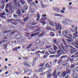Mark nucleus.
<instances>
[{
  "label": "nucleus",
  "instance_id": "f257e3e1",
  "mask_svg": "<svg viewBox=\"0 0 78 78\" xmlns=\"http://www.w3.org/2000/svg\"><path fill=\"white\" fill-rule=\"evenodd\" d=\"M58 47L59 50L62 51H64L66 53H68L69 51V49H68V48L66 46H65V48H64V46H63V44L62 43L61 44L60 46V45L58 46Z\"/></svg>",
  "mask_w": 78,
  "mask_h": 78
},
{
  "label": "nucleus",
  "instance_id": "f03ea898",
  "mask_svg": "<svg viewBox=\"0 0 78 78\" xmlns=\"http://www.w3.org/2000/svg\"><path fill=\"white\" fill-rule=\"evenodd\" d=\"M55 27H56V29L57 30H59V34H61V31L60 30H62V26L59 23H58V27H57V23H55Z\"/></svg>",
  "mask_w": 78,
  "mask_h": 78
},
{
  "label": "nucleus",
  "instance_id": "7ed1b4c3",
  "mask_svg": "<svg viewBox=\"0 0 78 78\" xmlns=\"http://www.w3.org/2000/svg\"><path fill=\"white\" fill-rule=\"evenodd\" d=\"M6 41L5 40H3L2 41H0V44L2 45V47H4V49L7 48L8 44V42H5Z\"/></svg>",
  "mask_w": 78,
  "mask_h": 78
},
{
  "label": "nucleus",
  "instance_id": "20e7f679",
  "mask_svg": "<svg viewBox=\"0 0 78 78\" xmlns=\"http://www.w3.org/2000/svg\"><path fill=\"white\" fill-rule=\"evenodd\" d=\"M49 63V62H48V63L45 65L46 68H48L49 69L51 68V67H52V65L53 64V63H52V62H50V65L48 64Z\"/></svg>",
  "mask_w": 78,
  "mask_h": 78
},
{
  "label": "nucleus",
  "instance_id": "39448f33",
  "mask_svg": "<svg viewBox=\"0 0 78 78\" xmlns=\"http://www.w3.org/2000/svg\"><path fill=\"white\" fill-rule=\"evenodd\" d=\"M9 8L11 10L12 9V4L11 3H9L6 5L5 8L6 9H7V8Z\"/></svg>",
  "mask_w": 78,
  "mask_h": 78
},
{
  "label": "nucleus",
  "instance_id": "423d86ee",
  "mask_svg": "<svg viewBox=\"0 0 78 78\" xmlns=\"http://www.w3.org/2000/svg\"><path fill=\"white\" fill-rule=\"evenodd\" d=\"M62 41L63 42L64 44L65 45L66 47H67L68 48H69V47H70V45H69L67 43H66L64 39H62Z\"/></svg>",
  "mask_w": 78,
  "mask_h": 78
},
{
  "label": "nucleus",
  "instance_id": "0eeeda50",
  "mask_svg": "<svg viewBox=\"0 0 78 78\" xmlns=\"http://www.w3.org/2000/svg\"><path fill=\"white\" fill-rule=\"evenodd\" d=\"M34 28H36V30H35L34 31V32H36L37 31H39V30H41V28L38 26H36L34 27Z\"/></svg>",
  "mask_w": 78,
  "mask_h": 78
},
{
  "label": "nucleus",
  "instance_id": "6e6552de",
  "mask_svg": "<svg viewBox=\"0 0 78 78\" xmlns=\"http://www.w3.org/2000/svg\"><path fill=\"white\" fill-rule=\"evenodd\" d=\"M16 14L18 16H21V12L19 9H18L16 12Z\"/></svg>",
  "mask_w": 78,
  "mask_h": 78
},
{
  "label": "nucleus",
  "instance_id": "1a4fd4ad",
  "mask_svg": "<svg viewBox=\"0 0 78 78\" xmlns=\"http://www.w3.org/2000/svg\"><path fill=\"white\" fill-rule=\"evenodd\" d=\"M70 53L71 55H73L74 53H76L77 51H75L73 49H71L70 50Z\"/></svg>",
  "mask_w": 78,
  "mask_h": 78
},
{
  "label": "nucleus",
  "instance_id": "9d476101",
  "mask_svg": "<svg viewBox=\"0 0 78 78\" xmlns=\"http://www.w3.org/2000/svg\"><path fill=\"white\" fill-rule=\"evenodd\" d=\"M6 15V13L5 12H3L1 13V16L2 18H4V19H5L6 18L5 16H4V15Z\"/></svg>",
  "mask_w": 78,
  "mask_h": 78
},
{
  "label": "nucleus",
  "instance_id": "9b49d317",
  "mask_svg": "<svg viewBox=\"0 0 78 78\" xmlns=\"http://www.w3.org/2000/svg\"><path fill=\"white\" fill-rule=\"evenodd\" d=\"M27 62H24V66H27V67H31V66L29 64H27V63H25Z\"/></svg>",
  "mask_w": 78,
  "mask_h": 78
},
{
  "label": "nucleus",
  "instance_id": "f8f14e48",
  "mask_svg": "<svg viewBox=\"0 0 78 78\" xmlns=\"http://www.w3.org/2000/svg\"><path fill=\"white\" fill-rule=\"evenodd\" d=\"M43 69H42L41 68H40L38 70H35L36 72V73H39V72H43Z\"/></svg>",
  "mask_w": 78,
  "mask_h": 78
},
{
  "label": "nucleus",
  "instance_id": "ddd939ff",
  "mask_svg": "<svg viewBox=\"0 0 78 78\" xmlns=\"http://www.w3.org/2000/svg\"><path fill=\"white\" fill-rule=\"evenodd\" d=\"M40 33V32H37L34 34H33L31 35V37H34V36H36V35H37V34H39Z\"/></svg>",
  "mask_w": 78,
  "mask_h": 78
},
{
  "label": "nucleus",
  "instance_id": "4468645a",
  "mask_svg": "<svg viewBox=\"0 0 78 78\" xmlns=\"http://www.w3.org/2000/svg\"><path fill=\"white\" fill-rule=\"evenodd\" d=\"M72 77L74 78H78V76L76 73L73 74L72 75Z\"/></svg>",
  "mask_w": 78,
  "mask_h": 78
},
{
  "label": "nucleus",
  "instance_id": "2eb2a0df",
  "mask_svg": "<svg viewBox=\"0 0 78 78\" xmlns=\"http://www.w3.org/2000/svg\"><path fill=\"white\" fill-rule=\"evenodd\" d=\"M49 35L50 36H51L52 37H54L55 36V33L53 32H51L49 33Z\"/></svg>",
  "mask_w": 78,
  "mask_h": 78
},
{
  "label": "nucleus",
  "instance_id": "dca6fc26",
  "mask_svg": "<svg viewBox=\"0 0 78 78\" xmlns=\"http://www.w3.org/2000/svg\"><path fill=\"white\" fill-rule=\"evenodd\" d=\"M56 74H57V71L56 70H55L52 73V76L53 77H54V76H56Z\"/></svg>",
  "mask_w": 78,
  "mask_h": 78
},
{
  "label": "nucleus",
  "instance_id": "f3484780",
  "mask_svg": "<svg viewBox=\"0 0 78 78\" xmlns=\"http://www.w3.org/2000/svg\"><path fill=\"white\" fill-rule=\"evenodd\" d=\"M33 45V43H30V44H29V45H28L27 48V49H29V48H30L31 47H32V45Z\"/></svg>",
  "mask_w": 78,
  "mask_h": 78
},
{
  "label": "nucleus",
  "instance_id": "a211bd4d",
  "mask_svg": "<svg viewBox=\"0 0 78 78\" xmlns=\"http://www.w3.org/2000/svg\"><path fill=\"white\" fill-rule=\"evenodd\" d=\"M47 28H46V30H48V31H49V30H51V28H50V27L49 26V25H46Z\"/></svg>",
  "mask_w": 78,
  "mask_h": 78
},
{
  "label": "nucleus",
  "instance_id": "6ab92c4d",
  "mask_svg": "<svg viewBox=\"0 0 78 78\" xmlns=\"http://www.w3.org/2000/svg\"><path fill=\"white\" fill-rule=\"evenodd\" d=\"M53 47L54 50H56L58 49V48L55 44H53Z\"/></svg>",
  "mask_w": 78,
  "mask_h": 78
},
{
  "label": "nucleus",
  "instance_id": "aec40b11",
  "mask_svg": "<svg viewBox=\"0 0 78 78\" xmlns=\"http://www.w3.org/2000/svg\"><path fill=\"white\" fill-rule=\"evenodd\" d=\"M66 73L69 74L71 73V70L70 69H66Z\"/></svg>",
  "mask_w": 78,
  "mask_h": 78
},
{
  "label": "nucleus",
  "instance_id": "412c9836",
  "mask_svg": "<svg viewBox=\"0 0 78 78\" xmlns=\"http://www.w3.org/2000/svg\"><path fill=\"white\" fill-rule=\"evenodd\" d=\"M62 60L60 59L59 61H58V64L59 65H61L62 64Z\"/></svg>",
  "mask_w": 78,
  "mask_h": 78
},
{
  "label": "nucleus",
  "instance_id": "4be33fe9",
  "mask_svg": "<svg viewBox=\"0 0 78 78\" xmlns=\"http://www.w3.org/2000/svg\"><path fill=\"white\" fill-rule=\"evenodd\" d=\"M45 44V43H44L43 41L40 42V44H39V47H41V46H44Z\"/></svg>",
  "mask_w": 78,
  "mask_h": 78
},
{
  "label": "nucleus",
  "instance_id": "5701e85b",
  "mask_svg": "<svg viewBox=\"0 0 78 78\" xmlns=\"http://www.w3.org/2000/svg\"><path fill=\"white\" fill-rule=\"evenodd\" d=\"M62 74V76H63V77H64L66 76V74H67V73H66V71H64Z\"/></svg>",
  "mask_w": 78,
  "mask_h": 78
},
{
  "label": "nucleus",
  "instance_id": "b1692460",
  "mask_svg": "<svg viewBox=\"0 0 78 78\" xmlns=\"http://www.w3.org/2000/svg\"><path fill=\"white\" fill-rule=\"evenodd\" d=\"M67 48H73V50H75V51H76V48H74V47H73L71 46V45H69V47H67Z\"/></svg>",
  "mask_w": 78,
  "mask_h": 78
},
{
  "label": "nucleus",
  "instance_id": "393cba45",
  "mask_svg": "<svg viewBox=\"0 0 78 78\" xmlns=\"http://www.w3.org/2000/svg\"><path fill=\"white\" fill-rule=\"evenodd\" d=\"M35 43L37 44H39H39H40V43H41V40H38L36 41H35Z\"/></svg>",
  "mask_w": 78,
  "mask_h": 78
},
{
  "label": "nucleus",
  "instance_id": "a878e982",
  "mask_svg": "<svg viewBox=\"0 0 78 78\" xmlns=\"http://www.w3.org/2000/svg\"><path fill=\"white\" fill-rule=\"evenodd\" d=\"M53 9L55 11H56L57 12H60L59 11V8L55 7L54 9Z\"/></svg>",
  "mask_w": 78,
  "mask_h": 78
},
{
  "label": "nucleus",
  "instance_id": "bb28decb",
  "mask_svg": "<svg viewBox=\"0 0 78 78\" xmlns=\"http://www.w3.org/2000/svg\"><path fill=\"white\" fill-rule=\"evenodd\" d=\"M62 22L63 24H64V25H68V23L65 21H62Z\"/></svg>",
  "mask_w": 78,
  "mask_h": 78
},
{
  "label": "nucleus",
  "instance_id": "cd10ccee",
  "mask_svg": "<svg viewBox=\"0 0 78 78\" xmlns=\"http://www.w3.org/2000/svg\"><path fill=\"white\" fill-rule=\"evenodd\" d=\"M49 24L50 25H52V27H54V26H55V24H54L53 22L52 21H51L49 22Z\"/></svg>",
  "mask_w": 78,
  "mask_h": 78
},
{
  "label": "nucleus",
  "instance_id": "c85d7f7f",
  "mask_svg": "<svg viewBox=\"0 0 78 78\" xmlns=\"http://www.w3.org/2000/svg\"><path fill=\"white\" fill-rule=\"evenodd\" d=\"M23 9L24 10H26L28 8V6H24L23 7Z\"/></svg>",
  "mask_w": 78,
  "mask_h": 78
},
{
  "label": "nucleus",
  "instance_id": "c756f323",
  "mask_svg": "<svg viewBox=\"0 0 78 78\" xmlns=\"http://www.w3.org/2000/svg\"><path fill=\"white\" fill-rule=\"evenodd\" d=\"M45 66V62H44L43 63H41L39 65V67H42V66Z\"/></svg>",
  "mask_w": 78,
  "mask_h": 78
},
{
  "label": "nucleus",
  "instance_id": "7c9ffc66",
  "mask_svg": "<svg viewBox=\"0 0 78 78\" xmlns=\"http://www.w3.org/2000/svg\"><path fill=\"white\" fill-rule=\"evenodd\" d=\"M43 43H44V44L45 43H47V39L46 38H43Z\"/></svg>",
  "mask_w": 78,
  "mask_h": 78
},
{
  "label": "nucleus",
  "instance_id": "2f4dec72",
  "mask_svg": "<svg viewBox=\"0 0 78 78\" xmlns=\"http://www.w3.org/2000/svg\"><path fill=\"white\" fill-rule=\"evenodd\" d=\"M55 16H59V17H63V16L62 15H60V14H59L58 13L55 14H54Z\"/></svg>",
  "mask_w": 78,
  "mask_h": 78
},
{
  "label": "nucleus",
  "instance_id": "473e14b6",
  "mask_svg": "<svg viewBox=\"0 0 78 78\" xmlns=\"http://www.w3.org/2000/svg\"><path fill=\"white\" fill-rule=\"evenodd\" d=\"M51 72V69H50L49 70H48L46 72V74H48V73H50V72Z\"/></svg>",
  "mask_w": 78,
  "mask_h": 78
},
{
  "label": "nucleus",
  "instance_id": "72a5a7b5",
  "mask_svg": "<svg viewBox=\"0 0 78 78\" xmlns=\"http://www.w3.org/2000/svg\"><path fill=\"white\" fill-rule=\"evenodd\" d=\"M17 28L18 30H20L22 28V26L18 25L17 26Z\"/></svg>",
  "mask_w": 78,
  "mask_h": 78
},
{
  "label": "nucleus",
  "instance_id": "f704fd0d",
  "mask_svg": "<svg viewBox=\"0 0 78 78\" xmlns=\"http://www.w3.org/2000/svg\"><path fill=\"white\" fill-rule=\"evenodd\" d=\"M17 36L18 37V39H21V38H22V35H21V34H18L17 35Z\"/></svg>",
  "mask_w": 78,
  "mask_h": 78
},
{
  "label": "nucleus",
  "instance_id": "c9c22d12",
  "mask_svg": "<svg viewBox=\"0 0 78 78\" xmlns=\"http://www.w3.org/2000/svg\"><path fill=\"white\" fill-rule=\"evenodd\" d=\"M68 36L69 37H70L72 38L73 37V33L69 34L68 35Z\"/></svg>",
  "mask_w": 78,
  "mask_h": 78
},
{
  "label": "nucleus",
  "instance_id": "e433bc0d",
  "mask_svg": "<svg viewBox=\"0 0 78 78\" xmlns=\"http://www.w3.org/2000/svg\"><path fill=\"white\" fill-rule=\"evenodd\" d=\"M51 74L50 73L47 75V77L48 78H51Z\"/></svg>",
  "mask_w": 78,
  "mask_h": 78
},
{
  "label": "nucleus",
  "instance_id": "4c0bfd02",
  "mask_svg": "<svg viewBox=\"0 0 78 78\" xmlns=\"http://www.w3.org/2000/svg\"><path fill=\"white\" fill-rule=\"evenodd\" d=\"M12 42H13V43H16V39H12Z\"/></svg>",
  "mask_w": 78,
  "mask_h": 78
},
{
  "label": "nucleus",
  "instance_id": "58836bf2",
  "mask_svg": "<svg viewBox=\"0 0 78 78\" xmlns=\"http://www.w3.org/2000/svg\"><path fill=\"white\" fill-rule=\"evenodd\" d=\"M73 36L75 38H76V37H78V35H77V34L75 33H73Z\"/></svg>",
  "mask_w": 78,
  "mask_h": 78
},
{
  "label": "nucleus",
  "instance_id": "ea45409f",
  "mask_svg": "<svg viewBox=\"0 0 78 78\" xmlns=\"http://www.w3.org/2000/svg\"><path fill=\"white\" fill-rule=\"evenodd\" d=\"M7 27L4 26L2 27V29L3 30V31L4 30H7Z\"/></svg>",
  "mask_w": 78,
  "mask_h": 78
},
{
  "label": "nucleus",
  "instance_id": "a19ab883",
  "mask_svg": "<svg viewBox=\"0 0 78 78\" xmlns=\"http://www.w3.org/2000/svg\"><path fill=\"white\" fill-rule=\"evenodd\" d=\"M9 31H7L6 30H4L3 32V34H5L6 33H7L8 34H8V32H9Z\"/></svg>",
  "mask_w": 78,
  "mask_h": 78
},
{
  "label": "nucleus",
  "instance_id": "79ce46f5",
  "mask_svg": "<svg viewBox=\"0 0 78 78\" xmlns=\"http://www.w3.org/2000/svg\"><path fill=\"white\" fill-rule=\"evenodd\" d=\"M63 35H64V36H66L67 34H66V31H64L62 32V33Z\"/></svg>",
  "mask_w": 78,
  "mask_h": 78
},
{
  "label": "nucleus",
  "instance_id": "37998d69",
  "mask_svg": "<svg viewBox=\"0 0 78 78\" xmlns=\"http://www.w3.org/2000/svg\"><path fill=\"white\" fill-rule=\"evenodd\" d=\"M58 41L56 39H55L53 40V42L54 44H56L57 43Z\"/></svg>",
  "mask_w": 78,
  "mask_h": 78
},
{
  "label": "nucleus",
  "instance_id": "c03bdc74",
  "mask_svg": "<svg viewBox=\"0 0 78 78\" xmlns=\"http://www.w3.org/2000/svg\"><path fill=\"white\" fill-rule=\"evenodd\" d=\"M12 50L13 51H17V48L16 47L15 48L12 49Z\"/></svg>",
  "mask_w": 78,
  "mask_h": 78
},
{
  "label": "nucleus",
  "instance_id": "a18cd8bd",
  "mask_svg": "<svg viewBox=\"0 0 78 78\" xmlns=\"http://www.w3.org/2000/svg\"><path fill=\"white\" fill-rule=\"evenodd\" d=\"M25 37H22L21 38V39H20V40L21 41H23V40H25Z\"/></svg>",
  "mask_w": 78,
  "mask_h": 78
},
{
  "label": "nucleus",
  "instance_id": "49530a36",
  "mask_svg": "<svg viewBox=\"0 0 78 78\" xmlns=\"http://www.w3.org/2000/svg\"><path fill=\"white\" fill-rule=\"evenodd\" d=\"M14 32H11V31H9V32H8L9 34H11L13 35L14 34Z\"/></svg>",
  "mask_w": 78,
  "mask_h": 78
},
{
  "label": "nucleus",
  "instance_id": "de8ad7c7",
  "mask_svg": "<svg viewBox=\"0 0 78 78\" xmlns=\"http://www.w3.org/2000/svg\"><path fill=\"white\" fill-rule=\"evenodd\" d=\"M74 55H76V58H78V51L76 52L75 54H74Z\"/></svg>",
  "mask_w": 78,
  "mask_h": 78
},
{
  "label": "nucleus",
  "instance_id": "09e8293b",
  "mask_svg": "<svg viewBox=\"0 0 78 78\" xmlns=\"http://www.w3.org/2000/svg\"><path fill=\"white\" fill-rule=\"evenodd\" d=\"M33 48L34 49H35V50H36L37 48V46L36 45H35L34 46Z\"/></svg>",
  "mask_w": 78,
  "mask_h": 78
},
{
  "label": "nucleus",
  "instance_id": "8fccbe9b",
  "mask_svg": "<svg viewBox=\"0 0 78 78\" xmlns=\"http://www.w3.org/2000/svg\"><path fill=\"white\" fill-rule=\"evenodd\" d=\"M66 40L68 42H72V41L71 39H66Z\"/></svg>",
  "mask_w": 78,
  "mask_h": 78
},
{
  "label": "nucleus",
  "instance_id": "3c124183",
  "mask_svg": "<svg viewBox=\"0 0 78 78\" xmlns=\"http://www.w3.org/2000/svg\"><path fill=\"white\" fill-rule=\"evenodd\" d=\"M17 4L18 5V8H20V7H21V4H20V3H19V2H18Z\"/></svg>",
  "mask_w": 78,
  "mask_h": 78
},
{
  "label": "nucleus",
  "instance_id": "603ef678",
  "mask_svg": "<svg viewBox=\"0 0 78 78\" xmlns=\"http://www.w3.org/2000/svg\"><path fill=\"white\" fill-rule=\"evenodd\" d=\"M35 64H36V63L34 62V61H32L31 62V64L32 66H34L35 65Z\"/></svg>",
  "mask_w": 78,
  "mask_h": 78
},
{
  "label": "nucleus",
  "instance_id": "864d4df0",
  "mask_svg": "<svg viewBox=\"0 0 78 78\" xmlns=\"http://www.w3.org/2000/svg\"><path fill=\"white\" fill-rule=\"evenodd\" d=\"M61 55L60 54H57L55 55L56 58H59V57Z\"/></svg>",
  "mask_w": 78,
  "mask_h": 78
},
{
  "label": "nucleus",
  "instance_id": "5fc2aeb1",
  "mask_svg": "<svg viewBox=\"0 0 78 78\" xmlns=\"http://www.w3.org/2000/svg\"><path fill=\"white\" fill-rule=\"evenodd\" d=\"M41 6V7L42 8H46V7H47L46 6H45L43 4Z\"/></svg>",
  "mask_w": 78,
  "mask_h": 78
},
{
  "label": "nucleus",
  "instance_id": "6e6d98bb",
  "mask_svg": "<svg viewBox=\"0 0 78 78\" xmlns=\"http://www.w3.org/2000/svg\"><path fill=\"white\" fill-rule=\"evenodd\" d=\"M70 69H72V68H73H73H74V65H73V64H71L70 66Z\"/></svg>",
  "mask_w": 78,
  "mask_h": 78
},
{
  "label": "nucleus",
  "instance_id": "4d7b16f0",
  "mask_svg": "<svg viewBox=\"0 0 78 78\" xmlns=\"http://www.w3.org/2000/svg\"><path fill=\"white\" fill-rule=\"evenodd\" d=\"M48 57V55H44V56L43 57V58L44 59H45L46 58H47Z\"/></svg>",
  "mask_w": 78,
  "mask_h": 78
},
{
  "label": "nucleus",
  "instance_id": "13d9d810",
  "mask_svg": "<svg viewBox=\"0 0 78 78\" xmlns=\"http://www.w3.org/2000/svg\"><path fill=\"white\" fill-rule=\"evenodd\" d=\"M65 31L66 32V35L67 34H69V31L68 30H66Z\"/></svg>",
  "mask_w": 78,
  "mask_h": 78
},
{
  "label": "nucleus",
  "instance_id": "bf43d9fd",
  "mask_svg": "<svg viewBox=\"0 0 78 78\" xmlns=\"http://www.w3.org/2000/svg\"><path fill=\"white\" fill-rule=\"evenodd\" d=\"M40 75L41 76H43V75H45V73L44 72H41L40 73Z\"/></svg>",
  "mask_w": 78,
  "mask_h": 78
},
{
  "label": "nucleus",
  "instance_id": "052dcab7",
  "mask_svg": "<svg viewBox=\"0 0 78 78\" xmlns=\"http://www.w3.org/2000/svg\"><path fill=\"white\" fill-rule=\"evenodd\" d=\"M58 76L59 77H62L63 76H62V73H60Z\"/></svg>",
  "mask_w": 78,
  "mask_h": 78
},
{
  "label": "nucleus",
  "instance_id": "680f3d73",
  "mask_svg": "<svg viewBox=\"0 0 78 78\" xmlns=\"http://www.w3.org/2000/svg\"><path fill=\"white\" fill-rule=\"evenodd\" d=\"M27 72H32V70L30 69H27Z\"/></svg>",
  "mask_w": 78,
  "mask_h": 78
},
{
  "label": "nucleus",
  "instance_id": "e2e57ef3",
  "mask_svg": "<svg viewBox=\"0 0 78 78\" xmlns=\"http://www.w3.org/2000/svg\"><path fill=\"white\" fill-rule=\"evenodd\" d=\"M9 34V38H10L11 39V37H12V35L11 34Z\"/></svg>",
  "mask_w": 78,
  "mask_h": 78
},
{
  "label": "nucleus",
  "instance_id": "0e129e2a",
  "mask_svg": "<svg viewBox=\"0 0 78 78\" xmlns=\"http://www.w3.org/2000/svg\"><path fill=\"white\" fill-rule=\"evenodd\" d=\"M45 55H48H48H50V54H49L48 52L46 51L45 52Z\"/></svg>",
  "mask_w": 78,
  "mask_h": 78
},
{
  "label": "nucleus",
  "instance_id": "69168bd1",
  "mask_svg": "<svg viewBox=\"0 0 78 78\" xmlns=\"http://www.w3.org/2000/svg\"><path fill=\"white\" fill-rule=\"evenodd\" d=\"M13 17L14 18H17V15L14 14Z\"/></svg>",
  "mask_w": 78,
  "mask_h": 78
},
{
  "label": "nucleus",
  "instance_id": "338daca9",
  "mask_svg": "<svg viewBox=\"0 0 78 78\" xmlns=\"http://www.w3.org/2000/svg\"><path fill=\"white\" fill-rule=\"evenodd\" d=\"M10 29H11V30L12 29V30H14V27L12 26H11L10 28Z\"/></svg>",
  "mask_w": 78,
  "mask_h": 78
},
{
  "label": "nucleus",
  "instance_id": "774afa93",
  "mask_svg": "<svg viewBox=\"0 0 78 78\" xmlns=\"http://www.w3.org/2000/svg\"><path fill=\"white\" fill-rule=\"evenodd\" d=\"M75 70L76 72H78V66H76V67Z\"/></svg>",
  "mask_w": 78,
  "mask_h": 78
}]
</instances>
